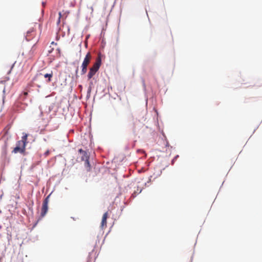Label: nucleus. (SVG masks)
Instances as JSON below:
<instances>
[{"mask_svg":"<svg viewBox=\"0 0 262 262\" xmlns=\"http://www.w3.org/2000/svg\"><path fill=\"white\" fill-rule=\"evenodd\" d=\"M28 135L25 134L22 137L21 140H19V141H22L25 145V146H26L27 143V140Z\"/></svg>","mask_w":262,"mask_h":262,"instance_id":"obj_11","label":"nucleus"},{"mask_svg":"<svg viewBox=\"0 0 262 262\" xmlns=\"http://www.w3.org/2000/svg\"><path fill=\"white\" fill-rule=\"evenodd\" d=\"M92 59V55L90 52L87 53L86 54L84 60L82 63V65L83 67H88V65L90 64L91 60Z\"/></svg>","mask_w":262,"mask_h":262,"instance_id":"obj_5","label":"nucleus"},{"mask_svg":"<svg viewBox=\"0 0 262 262\" xmlns=\"http://www.w3.org/2000/svg\"><path fill=\"white\" fill-rule=\"evenodd\" d=\"M34 31V28H32L30 29V30L28 31L27 32V35H26V38L27 40L31 39V38L29 37L30 34H31L32 33H33Z\"/></svg>","mask_w":262,"mask_h":262,"instance_id":"obj_10","label":"nucleus"},{"mask_svg":"<svg viewBox=\"0 0 262 262\" xmlns=\"http://www.w3.org/2000/svg\"><path fill=\"white\" fill-rule=\"evenodd\" d=\"M53 76V72L51 71L50 73H47L45 74H43L42 73H38L36 75L35 77L34 78V80L36 81L37 79H41L43 77L45 78H48L47 81L49 82L51 81V78Z\"/></svg>","mask_w":262,"mask_h":262,"instance_id":"obj_4","label":"nucleus"},{"mask_svg":"<svg viewBox=\"0 0 262 262\" xmlns=\"http://www.w3.org/2000/svg\"><path fill=\"white\" fill-rule=\"evenodd\" d=\"M84 165L85 167L88 171H90L91 170V165L90 164L89 160L84 161Z\"/></svg>","mask_w":262,"mask_h":262,"instance_id":"obj_9","label":"nucleus"},{"mask_svg":"<svg viewBox=\"0 0 262 262\" xmlns=\"http://www.w3.org/2000/svg\"><path fill=\"white\" fill-rule=\"evenodd\" d=\"M3 154H4V156H6V155H7V146H6V145L5 146V147L4 148Z\"/></svg>","mask_w":262,"mask_h":262,"instance_id":"obj_13","label":"nucleus"},{"mask_svg":"<svg viewBox=\"0 0 262 262\" xmlns=\"http://www.w3.org/2000/svg\"><path fill=\"white\" fill-rule=\"evenodd\" d=\"M108 217V212H106L103 215L101 223V227L103 228L104 227H106L107 224V219Z\"/></svg>","mask_w":262,"mask_h":262,"instance_id":"obj_7","label":"nucleus"},{"mask_svg":"<svg viewBox=\"0 0 262 262\" xmlns=\"http://www.w3.org/2000/svg\"><path fill=\"white\" fill-rule=\"evenodd\" d=\"M26 146L22 141H17L16 146L13 149L12 152L17 154L18 152L23 154L25 152Z\"/></svg>","mask_w":262,"mask_h":262,"instance_id":"obj_2","label":"nucleus"},{"mask_svg":"<svg viewBox=\"0 0 262 262\" xmlns=\"http://www.w3.org/2000/svg\"><path fill=\"white\" fill-rule=\"evenodd\" d=\"M87 67H83V66H81V74H84L87 72Z\"/></svg>","mask_w":262,"mask_h":262,"instance_id":"obj_12","label":"nucleus"},{"mask_svg":"<svg viewBox=\"0 0 262 262\" xmlns=\"http://www.w3.org/2000/svg\"><path fill=\"white\" fill-rule=\"evenodd\" d=\"M35 51V48L34 47V46H33L31 48V49H30V50L29 51H28V53H26L25 54L24 53H23V55L26 58H28V59H31L34 56Z\"/></svg>","mask_w":262,"mask_h":262,"instance_id":"obj_6","label":"nucleus"},{"mask_svg":"<svg viewBox=\"0 0 262 262\" xmlns=\"http://www.w3.org/2000/svg\"><path fill=\"white\" fill-rule=\"evenodd\" d=\"M101 64V58L100 55H99L95 62L93 66L90 69V71L88 74V79H91L99 70Z\"/></svg>","mask_w":262,"mask_h":262,"instance_id":"obj_1","label":"nucleus"},{"mask_svg":"<svg viewBox=\"0 0 262 262\" xmlns=\"http://www.w3.org/2000/svg\"><path fill=\"white\" fill-rule=\"evenodd\" d=\"M61 17V13L60 12L59 13V18H58V22H57L58 24L60 23Z\"/></svg>","mask_w":262,"mask_h":262,"instance_id":"obj_15","label":"nucleus"},{"mask_svg":"<svg viewBox=\"0 0 262 262\" xmlns=\"http://www.w3.org/2000/svg\"><path fill=\"white\" fill-rule=\"evenodd\" d=\"M79 152L82 154L81 158L82 161H85L89 159V156L85 151L82 150V149H80L79 150Z\"/></svg>","mask_w":262,"mask_h":262,"instance_id":"obj_8","label":"nucleus"},{"mask_svg":"<svg viewBox=\"0 0 262 262\" xmlns=\"http://www.w3.org/2000/svg\"><path fill=\"white\" fill-rule=\"evenodd\" d=\"M50 195H48L44 200L42 203V206L41 210L40 216L41 217L45 216L46 213L48 212V203H49V199Z\"/></svg>","mask_w":262,"mask_h":262,"instance_id":"obj_3","label":"nucleus"},{"mask_svg":"<svg viewBox=\"0 0 262 262\" xmlns=\"http://www.w3.org/2000/svg\"><path fill=\"white\" fill-rule=\"evenodd\" d=\"M49 153H50V151L49 150H47L45 154H44V155L46 157H48L49 155Z\"/></svg>","mask_w":262,"mask_h":262,"instance_id":"obj_14","label":"nucleus"}]
</instances>
